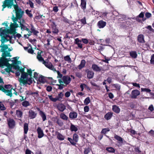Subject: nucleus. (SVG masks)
<instances>
[{
    "mask_svg": "<svg viewBox=\"0 0 154 154\" xmlns=\"http://www.w3.org/2000/svg\"><path fill=\"white\" fill-rule=\"evenodd\" d=\"M106 22L102 20H101L98 22L97 26L100 28H103L106 26Z\"/></svg>",
    "mask_w": 154,
    "mask_h": 154,
    "instance_id": "14",
    "label": "nucleus"
},
{
    "mask_svg": "<svg viewBox=\"0 0 154 154\" xmlns=\"http://www.w3.org/2000/svg\"><path fill=\"white\" fill-rule=\"evenodd\" d=\"M91 150V149L89 148L85 149L84 151V154H88Z\"/></svg>",
    "mask_w": 154,
    "mask_h": 154,
    "instance_id": "49",
    "label": "nucleus"
},
{
    "mask_svg": "<svg viewBox=\"0 0 154 154\" xmlns=\"http://www.w3.org/2000/svg\"><path fill=\"white\" fill-rule=\"evenodd\" d=\"M137 40L140 43H145L144 36L142 34L138 35Z\"/></svg>",
    "mask_w": 154,
    "mask_h": 154,
    "instance_id": "18",
    "label": "nucleus"
},
{
    "mask_svg": "<svg viewBox=\"0 0 154 154\" xmlns=\"http://www.w3.org/2000/svg\"><path fill=\"white\" fill-rule=\"evenodd\" d=\"M70 95V93L69 91H67L65 94V96L66 97H69Z\"/></svg>",
    "mask_w": 154,
    "mask_h": 154,
    "instance_id": "64",
    "label": "nucleus"
},
{
    "mask_svg": "<svg viewBox=\"0 0 154 154\" xmlns=\"http://www.w3.org/2000/svg\"><path fill=\"white\" fill-rule=\"evenodd\" d=\"M52 89V88L51 86H48L46 88V90L48 92L51 91Z\"/></svg>",
    "mask_w": 154,
    "mask_h": 154,
    "instance_id": "63",
    "label": "nucleus"
},
{
    "mask_svg": "<svg viewBox=\"0 0 154 154\" xmlns=\"http://www.w3.org/2000/svg\"><path fill=\"white\" fill-rule=\"evenodd\" d=\"M8 124L10 128H13L15 126V122L12 119H7Z\"/></svg>",
    "mask_w": 154,
    "mask_h": 154,
    "instance_id": "11",
    "label": "nucleus"
},
{
    "mask_svg": "<svg viewBox=\"0 0 154 154\" xmlns=\"http://www.w3.org/2000/svg\"><path fill=\"white\" fill-rule=\"evenodd\" d=\"M48 97L51 101L54 102H56L57 101L56 98H53L52 95H48Z\"/></svg>",
    "mask_w": 154,
    "mask_h": 154,
    "instance_id": "43",
    "label": "nucleus"
},
{
    "mask_svg": "<svg viewBox=\"0 0 154 154\" xmlns=\"http://www.w3.org/2000/svg\"><path fill=\"white\" fill-rule=\"evenodd\" d=\"M2 43L0 45L1 48L0 51L2 52V57H0V66H3L7 64L8 62L11 60L10 58H6V57H11L10 52L12 51L10 48H8V45L4 44V41H1Z\"/></svg>",
    "mask_w": 154,
    "mask_h": 154,
    "instance_id": "2",
    "label": "nucleus"
},
{
    "mask_svg": "<svg viewBox=\"0 0 154 154\" xmlns=\"http://www.w3.org/2000/svg\"><path fill=\"white\" fill-rule=\"evenodd\" d=\"M81 6L82 8L85 10L86 7V2L85 0H81Z\"/></svg>",
    "mask_w": 154,
    "mask_h": 154,
    "instance_id": "26",
    "label": "nucleus"
},
{
    "mask_svg": "<svg viewBox=\"0 0 154 154\" xmlns=\"http://www.w3.org/2000/svg\"><path fill=\"white\" fill-rule=\"evenodd\" d=\"M24 130L25 134H26L28 130V126L27 123H25L24 125Z\"/></svg>",
    "mask_w": 154,
    "mask_h": 154,
    "instance_id": "31",
    "label": "nucleus"
},
{
    "mask_svg": "<svg viewBox=\"0 0 154 154\" xmlns=\"http://www.w3.org/2000/svg\"><path fill=\"white\" fill-rule=\"evenodd\" d=\"M11 19L14 23L11 24V28L3 29V28H0V36L1 38L0 41L3 40L4 42H6L10 40L11 37L9 35V34L13 33L15 28L19 27L18 24L17 23L18 20L12 18H11Z\"/></svg>",
    "mask_w": 154,
    "mask_h": 154,
    "instance_id": "1",
    "label": "nucleus"
},
{
    "mask_svg": "<svg viewBox=\"0 0 154 154\" xmlns=\"http://www.w3.org/2000/svg\"><path fill=\"white\" fill-rule=\"evenodd\" d=\"M141 91H145L147 92H150L151 90L148 88H141Z\"/></svg>",
    "mask_w": 154,
    "mask_h": 154,
    "instance_id": "50",
    "label": "nucleus"
},
{
    "mask_svg": "<svg viewBox=\"0 0 154 154\" xmlns=\"http://www.w3.org/2000/svg\"><path fill=\"white\" fill-rule=\"evenodd\" d=\"M11 87V85H6L5 86L4 88L5 89L8 90V89H10Z\"/></svg>",
    "mask_w": 154,
    "mask_h": 154,
    "instance_id": "56",
    "label": "nucleus"
},
{
    "mask_svg": "<svg viewBox=\"0 0 154 154\" xmlns=\"http://www.w3.org/2000/svg\"><path fill=\"white\" fill-rule=\"evenodd\" d=\"M64 60L67 61L68 63H71L72 62L71 58L69 55H67L65 56L64 57Z\"/></svg>",
    "mask_w": 154,
    "mask_h": 154,
    "instance_id": "27",
    "label": "nucleus"
},
{
    "mask_svg": "<svg viewBox=\"0 0 154 154\" xmlns=\"http://www.w3.org/2000/svg\"><path fill=\"white\" fill-rule=\"evenodd\" d=\"M57 73L58 76H57V78H61L62 77V75L60 73V72L59 71H57Z\"/></svg>",
    "mask_w": 154,
    "mask_h": 154,
    "instance_id": "57",
    "label": "nucleus"
},
{
    "mask_svg": "<svg viewBox=\"0 0 154 154\" xmlns=\"http://www.w3.org/2000/svg\"><path fill=\"white\" fill-rule=\"evenodd\" d=\"M140 94V91L137 90H133L131 93L130 97L132 99H136Z\"/></svg>",
    "mask_w": 154,
    "mask_h": 154,
    "instance_id": "10",
    "label": "nucleus"
},
{
    "mask_svg": "<svg viewBox=\"0 0 154 154\" xmlns=\"http://www.w3.org/2000/svg\"><path fill=\"white\" fill-rule=\"evenodd\" d=\"M81 22L83 24H85L86 23L85 17H84L81 20Z\"/></svg>",
    "mask_w": 154,
    "mask_h": 154,
    "instance_id": "53",
    "label": "nucleus"
},
{
    "mask_svg": "<svg viewBox=\"0 0 154 154\" xmlns=\"http://www.w3.org/2000/svg\"><path fill=\"white\" fill-rule=\"evenodd\" d=\"M77 113L75 112H72L69 113V116L72 119H75L77 117Z\"/></svg>",
    "mask_w": 154,
    "mask_h": 154,
    "instance_id": "21",
    "label": "nucleus"
},
{
    "mask_svg": "<svg viewBox=\"0 0 154 154\" xmlns=\"http://www.w3.org/2000/svg\"><path fill=\"white\" fill-rule=\"evenodd\" d=\"M31 11H29L28 10H26L25 11L26 13L28 15V16L30 17H32V14L30 13Z\"/></svg>",
    "mask_w": 154,
    "mask_h": 154,
    "instance_id": "46",
    "label": "nucleus"
},
{
    "mask_svg": "<svg viewBox=\"0 0 154 154\" xmlns=\"http://www.w3.org/2000/svg\"><path fill=\"white\" fill-rule=\"evenodd\" d=\"M62 80L61 79H59L58 82L60 84L64 83L65 84V86L69 84L71 82V78L68 76H63L62 78Z\"/></svg>",
    "mask_w": 154,
    "mask_h": 154,
    "instance_id": "7",
    "label": "nucleus"
},
{
    "mask_svg": "<svg viewBox=\"0 0 154 154\" xmlns=\"http://www.w3.org/2000/svg\"><path fill=\"white\" fill-rule=\"evenodd\" d=\"M22 105L23 106L27 107L29 105V103L28 101H25L22 102Z\"/></svg>",
    "mask_w": 154,
    "mask_h": 154,
    "instance_id": "40",
    "label": "nucleus"
},
{
    "mask_svg": "<svg viewBox=\"0 0 154 154\" xmlns=\"http://www.w3.org/2000/svg\"><path fill=\"white\" fill-rule=\"evenodd\" d=\"M42 52L38 51V52L37 55V58L38 60L42 63L44 61H45L43 58L42 57L41 54Z\"/></svg>",
    "mask_w": 154,
    "mask_h": 154,
    "instance_id": "19",
    "label": "nucleus"
},
{
    "mask_svg": "<svg viewBox=\"0 0 154 154\" xmlns=\"http://www.w3.org/2000/svg\"><path fill=\"white\" fill-rule=\"evenodd\" d=\"M57 137L60 140H63L64 139V136L59 133L57 134Z\"/></svg>",
    "mask_w": 154,
    "mask_h": 154,
    "instance_id": "44",
    "label": "nucleus"
},
{
    "mask_svg": "<svg viewBox=\"0 0 154 154\" xmlns=\"http://www.w3.org/2000/svg\"><path fill=\"white\" fill-rule=\"evenodd\" d=\"M14 0H5L3 2V7L2 11H3L4 9L6 7L8 8H11L12 6H14Z\"/></svg>",
    "mask_w": 154,
    "mask_h": 154,
    "instance_id": "6",
    "label": "nucleus"
},
{
    "mask_svg": "<svg viewBox=\"0 0 154 154\" xmlns=\"http://www.w3.org/2000/svg\"><path fill=\"white\" fill-rule=\"evenodd\" d=\"M16 115L18 117L21 118L22 116L23 113L21 111L17 110L16 111Z\"/></svg>",
    "mask_w": 154,
    "mask_h": 154,
    "instance_id": "37",
    "label": "nucleus"
},
{
    "mask_svg": "<svg viewBox=\"0 0 154 154\" xmlns=\"http://www.w3.org/2000/svg\"><path fill=\"white\" fill-rule=\"evenodd\" d=\"M37 113L32 110L29 112V116L31 119H33L35 117Z\"/></svg>",
    "mask_w": 154,
    "mask_h": 154,
    "instance_id": "16",
    "label": "nucleus"
},
{
    "mask_svg": "<svg viewBox=\"0 0 154 154\" xmlns=\"http://www.w3.org/2000/svg\"><path fill=\"white\" fill-rule=\"evenodd\" d=\"M63 94L62 92L60 93L58 96L56 97L57 100V101H60L62 99L63 97Z\"/></svg>",
    "mask_w": 154,
    "mask_h": 154,
    "instance_id": "28",
    "label": "nucleus"
},
{
    "mask_svg": "<svg viewBox=\"0 0 154 154\" xmlns=\"http://www.w3.org/2000/svg\"><path fill=\"white\" fill-rule=\"evenodd\" d=\"M109 129L108 128H106L103 129L101 132V133L103 134H106L107 132L109 131Z\"/></svg>",
    "mask_w": 154,
    "mask_h": 154,
    "instance_id": "48",
    "label": "nucleus"
},
{
    "mask_svg": "<svg viewBox=\"0 0 154 154\" xmlns=\"http://www.w3.org/2000/svg\"><path fill=\"white\" fill-rule=\"evenodd\" d=\"M114 138L116 139L118 141H119L120 142H122L123 141L122 138V137H120L117 135H115Z\"/></svg>",
    "mask_w": 154,
    "mask_h": 154,
    "instance_id": "39",
    "label": "nucleus"
},
{
    "mask_svg": "<svg viewBox=\"0 0 154 154\" xmlns=\"http://www.w3.org/2000/svg\"><path fill=\"white\" fill-rule=\"evenodd\" d=\"M91 68L94 71L96 72H100L102 69L101 67H99L95 64L92 65Z\"/></svg>",
    "mask_w": 154,
    "mask_h": 154,
    "instance_id": "12",
    "label": "nucleus"
},
{
    "mask_svg": "<svg viewBox=\"0 0 154 154\" xmlns=\"http://www.w3.org/2000/svg\"><path fill=\"white\" fill-rule=\"evenodd\" d=\"M150 63L151 64L154 65V54H153L151 57L150 60Z\"/></svg>",
    "mask_w": 154,
    "mask_h": 154,
    "instance_id": "52",
    "label": "nucleus"
},
{
    "mask_svg": "<svg viewBox=\"0 0 154 154\" xmlns=\"http://www.w3.org/2000/svg\"><path fill=\"white\" fill-rule=\"evenodd\" d=\"M76 76L79 78H81L82 77V74L81 73L79 72H76L75 73Z\"/></svg>",
    "mask_w": 154,
    "mask_h": 154,
    "instance_id": "47",
    "label": "nucleus"
},
{
    "mask_svg": "<svg viewBox=\"0 0 154 154\" xmlns=\"http://www.w3.org/2000/svg\"><path fill=\"white\" fill-rule=\"evenodd\" d=\"M70 129L72 131H76L78 130V128L75 125L71 124Z\"/></svg>",
    "mask_w": 154,
    "mask_h": 154,
    "instance_id": "29",
    "label": "nucleus"
},
{
    "mask_svg": "<svg viewBox=\"0 0 154 154\" xmlns=\"http://www.w3.org/2000/svg\"><path fill=\"white\" fill-rule=\"evenodd\" d=\"M57 107L58 109L60 111H63L66 109L65 106L61 103H59L58 104Z\"/></svg>",
    "mask_w": 154,
    "mask_h": 154,
    "instance_id": "13",
    "label": "nucleus"
},
{
    "mask_svg": "<svg viewBox=\"0 0 154 154\" xmlns=\"http://www.w3.org/2000/svg\"><path fill=\"white\" fill-rule=\"evenodd\" d=\"M40 114L42 117V120L43 121H45L46 119V117L45 115L44 114V113L42 111H40Z\"/></svg>",
    "mask_w": 154,
    "mask_h": 154,
    "instance_id": "32",
    "label": "nucleus"
},
{
    "mask_svg": "<svg viewBox=\"0 0 154 154\" xmlns=\"http://www.w3.org/2000/svg\"><path fill=\"white\" fill-rule=\"evenodd\" d=\"M14 7L15 9V17L13 15L11 18L17 20H19L20 21H22V18L24 13V11L19 8L17 4L14 5Z\"/></svg>",
    "mask_w": 154,
    "mask_h": 154,
    "instance_id": "4",
    "label": "nucleus"
},
{
    "mask_svg": "<svg viewBox=\"0 0 154 154\" xmlns=\"http://www.w3.org/2000/svg\"><path fill=\"white\" fill-rule=\"evenodd\" d=\"M24 22V20L23 19H22V21L18 22L20 23L21 29L22 30H26V31H29V29L22 23Z\"/></svg>",
    "mask_w": 154,
    "mask_h": 154,
    "instance_id": "15",
    "label": "nucleus"
},
{
    "mask_svg": "<svg viewBox=\"0 0 154 154\" xmlns=\"http://www.w3.org/2000/svg\"><path fill=\"white\" fill-rule=\"evenodd\" d=\"M28 51L29 53L32 54L33 52V50L31 46H29V48H28Z\"/></svg>",
    "mask_w": 154,
    "mask_h": 154,
    "instance_id": "54",
    "label": "nucleus"
},
{
    "mask_svg": "<svg viewBox=\"0 0 154 154\" xmlns=\"http://www.w3.org/2000/svg\"><path fill=\"white\" fill-rule=\"evenodd\" d=\"M19 70L22 73L21 78L19 79L21 85H24L27 84L30 85L32 83L33 79L32 77V72L31 69H27V73L24 72V68H20Z\"/></svg>",
    "mask_w": 154,
    "mask_h": 154,
    "instance_id": "3",
    "label": "nucleus"
},
{
    "mask_svg": "<svg viewBox=\"0 0 154 154\" xmlns=\"http://www.w3.org/2000/svg\"><path fill=\"white\" fill-rule=\"evenodd\" d=\"M38 80L39 82L41 83H44L45 81L44 77L42 76L39 77Z\"/></svg>",
    "mask_w": 154,
    "mask_h": 154,
    "instance_id": "42",
    "label": "nucleus"
},
{
    "mask_svg": "<svg viewBox=\"0 0 154 154\" xmlns=\"http://www.w3.org/2000/svg\"><path fill=\"white\" fill-rule=\"evenodd\" d=\"M45 66L49 69L52 70L53 71H56L55 68L54 67L52 63L49 62H46V61H44L43 63Z\"/></svg>",
    "mask_w": 154,
    "mask_h": 154,
    "instance_id": "9",
    "label": "nucleus"
},
{
    "mask_svg": "<svg viewBox=\"0 0 154 154\" xmlns=\"http://www.w3.org/2000/svg\"><path fill=\"white\" fill-rule=\"evenodd\" d=\"M86 86V85L84 84H82L80 85V87L81 89V91H82L84 90V88Z\"/></svg>",
    "mask_w": 154,
    "mask_h": 154,
    "instance_id": "59",
    "label": "nucleus"
},
{
    "mask_svg": "<svg viewBox=\"0 0 154 154\" xmlns=\"http://www.w3.org/2000/svg\"><path fill=\"white\" fill-rule=\"evenodd\" d=\"M0 108L2 110H5L6 109L4 105L1 102H0Z\"/></svg>",
    "mask_w": 154,
    "mask_h": 154,
    "instance_id": "51",
    "label": "nucleus"
},
{
    "mask_svg": "<svg viewBox=\"0 0 154 154\" xmlns=\"http://www.w3.org/2000/svg\"><path fill=\"white\" fill-rule=\"evenodd\" d=\"M11 67H7L5 69V70L8 72H10L11 71Z\"/></svg>",
    "mask_w": 154,
    "mask_h": 154,
    "instance_id": "62",
    "label": "nucleus"
},
{
    "mask_svg": "<svg viewBox=\"0 0 154 154\" xmlns=\"http://www.w3.org/2000/svg\"><path fill=\"white\" fill-rule=\"evenodd\" d=\"M4 83L2 79L0 77V90L5 92L7 95L11 97L12 94L11 90L5 89L3 86Z\"/></svg>",
    "mask_w": 154,
    "mask_h": 154,
    "instance_id": "5",
    "label": "nucleus"
},
{
    "mask_svg": "<svg viewBox=\"0 0 154 154\" xmlns=\"http://www.w3.org/2000/svg\"><path fill=\"white\" fill-rule=\"evenodd\" d=\"M106 150L110 153H114L115 152L114 149L111 147H107L106 148Z\"/></svg>",
    "mask_w": 154,
    "mask_h": 154,
    "instance_id": "34",
    "label": "nucleus"
},
{
    "mask_svg": "<svg viewBox=\"0 0 154 154\" xmlns=\"http://www.w3.org/2000/svg\"><path fill=\"white\" fill-rule=\"evenodd\" d=\"M78 139L79 136L78 135L76 134H74L73 136V139L75 143L78 142Z\"/></svg>",
    "mask_w": 154,
    "mask_h": 154,
    "instance_id": "38",
    "label": "nucleus"
},
{
    "mask_svg": "<svg viewBox=\"0 0 154 154\" xmlns=\"http://www.w3.org/2000/svg\"><path fill=\"white\" fill-rule=\"evenodd\" d=\"M89 108L88 106H86L84 108V111L85 112H88L89 111Z\"/></svg>",
    "mask_w": 154,
    "mask_h": 154,
    "instance_id": "58",
    "label": "nucleus"
},
{
    "mask_svg": "<svg viewBox=\"0 0 154 154\" xmlns=\"http://www.w3.org/2000/svg\"><path fill=\"white\" fill-rule=\"evenodd\" d=\"M87 76L89 79L92 78L94 76V72L91 71L89 70L87 72Z\"/></svg>",
    "mask_w": 154,
    "mask_h": 154,
    "instance_id": "23",
    "label": "nucleus"
},
{
    "mask_svg": "<svg viewBox=\"0 0 154 154\" xmlns=\"http://www.w3.org/2000/svg\"><path fill=\"white\" fill-rule=\"evenodd\" d=\"M112 109L113 111L116 113H119L120 111L119 108L116 105H113L112 106Z\"/></svg>",
    "mask_w": 154,
    "mask_h": 154,
    "instance_id": "24",
    "label": "nucleus"
},
{
    "mask_svg": "<svg viewBox=\"0 0 154 154\" xmlns=\"http://www.w3.org/2000/svg\"><path fill=\"white\" fill-rule=\"evenodd\" d=\"M52 32L54 33L57 34L58 32V30L56 28L55 25L53 26L52 27Z\"/></svg>",
    "mask_w": 154,
    "mask_h": 154,
    "instance_id": "33",
    "label": "nucleus"
},
{
    "mask_svg": "<svg viewBox=\"0 0 154 154\" xmlns=\"http://www.w3.org/2000/svg\"><path fill=\"white\" fill-rule=\"evenodd\" d=\"M86 61L84 60H82L81 61V63L78 66V69L80 70L84 68L85 66Z\"/></svg>",
    "mask_w": 154,
    "mask_h": 154,
    "instance_id": "20",
    "label": "nucleus"
},
{
    "mask_svg": "<svg viewBox=\"0 0 154 154\" xmlns=\"http://www.w3.org/2000/svg\"><path fill=\"white\" fill-rule=\"evenodd\" d=\"M130 56L134 58H136L137 56V54L135 51H132L130 53Z\"/></svg>",
    "mask_w": 154,
    "mask_h": 154,
    "instance_id": "30",
    "label": "nucleus"
},
{
    "mask_svg": "<svg viewBox=\"0 0 154 154\" xmlns=\"http://www.w3.org/2000/svg\"><path fill=\"white\" fill-rule=\"evenodd\" d=\"M145 16L147 18H149L151 16V14L148 12H147L145 14Z\"/></svg>",
    "mask_w": 154,
    "mask_h": 154,
    "instance_id": "60",
    "label": "nucleus"
},
{
    "mask_svg": "<svg viewBox=\"0 0 154 154\" xmlns=\"http://www.w3.org/2000/svg\"><path fill=\"white\" fill-rule=\"evenodd\" d=\"M112 116V113L111 112H109L106 114L104 116V118L107 120L110 119Z\"/></svg>",
    "mask_w": 154,
    "mask_h": 154,
    "instance_id": "25",
    "label": "nucleus"
},
{
    "mask_svg": "<svg viewBox=\"0 0 154 154\" xmlns=\"http://www.w3.org/2000/svg\"><path fill=\"white\" fill-rule=\"evenodd\" d=\"M37 132L38 134V137L39 138H41L44 136V133L41 128L38 127L37 129Z\"/></svg>",
    "mask_w": 154,
    "mask_h": 154,
    "instance_id": "17",
    "label": "nucleus"
},
{
    "mask_svg": "<svg viewBox=\"0 0 154 154\" xmlns=\"http://www.w3.org/2000/svg\"><path fill=\"white\" fill-rule=\"evenodd\" d=\"M13 59L14 60H12V62L13 66L16 69L19 70L20 69V67H19L18 65L21 64V61H17L16 60L17 59V57H14L13 58Z\"/></svg>",
    "mask_w": 154,
    "mask_h": 154,
    "instance_id": "8",
    "label": "nucleus"
},
{
    "mask_svg": "<svg viewBox=\"0 0 154 154\" xmlns=\"http://www.w3.org/2000/svg\"><path fill=\"white\" fill-rule=\"evenodd\" d=\"M58 85L59 86L58 89H62L63 88V86H65V85L63 84V83L60 84V85Z\"/></svg>",
    "mask_w": 154,
    "mask_h": 154,
    "instance_id": "55",
    "label": "nucleus"
},
{
    "mask_svg": "<svg viewBox=\"0 0 154 154\" xmlns=\"http://www.w3.org/2000/svg\"><path fill=\"white\" fill-rule=\"evenodd\" d=\"M68 140L72 145H75L76 143L74 142V141L73 139V140L70 138L68 137Z\"/></svg>",
    "mask_w": 154,
    "mask_h": 154,
    "instance_id": "45",
    "label": "nucleus"
},
{
    "mask_svg": "<svg viewBox=\"0 0 154 154\" xmlns=\"http://www.w3.org/2000/svg\"><path fill=\"white\" fill-rule=\"evenodd\" d=\"M82 41L85 44L88 43V40L86 38L82 39Z\"/></svg>",
    "mask_w": 154,
    "mask_h": 154,
    "instance_id": "61",
    "label": "nucleus"
},
{
    "mask_svg": "<svg viewBox=\"0 0 154 154\" xmlns=\"http://www.w3.org/2000/svg\"><path fill=\"white\" fill-rule=\"evenodd\" d=\"M60 117L63 120H67L68 119V117L64 114L61 113L60 115Z\"/></svg>",
    "mask_w": 154,
    "mask_h": 154,
    "instance_id": "35",
    "label": "nucleus"
},
{
    "mask_svg": "<svg viewBox=\"0 0 154 154\" xmlns=\"http://www.w3.org/2000/svg\"><path fill=\"white\" fill-rule=\"evenodd\" d=\"M75 43L77 44L78 47L82 48V45L81 44V41L78 38H76L75 39Z\"/></svg>",
    "mask_w": 154,
    "mask_h": 154,
    "instance_id": "22",
    "label": "nucleus"
},
{
    "mask_svg": "<svg viewBox=\"0 0 154 154\" xmlns=\"http://www.w3.org/2000/svg\"><path fill=\"white\" fill-rule=\"evenodd\" d=\"M90 102V100L89 97H87L85 100L84 103L85 105H87Z\"/></svg>",
    "mask_w": 154,
    "mask_h": 154,
    "instance_id": "41",
    "label": "nucleus"
},
{
    "mask_svg": "<svg viewBox=\"0 0 154 154\" xmlns=\"http://www.w3.org/2000/svg\"><path fill=\"white\" fill-rule=\"evenodd\" d=\"M32 32V33L34 35H37V34L38 33V32L36 31L34 28V27L32 26L31 29Z\"/></svg>",
    "mask_w": 154,
    "mask_h": 154,
    "instance_id": "36",
    "label": "nucleus"
}]
</instances>
